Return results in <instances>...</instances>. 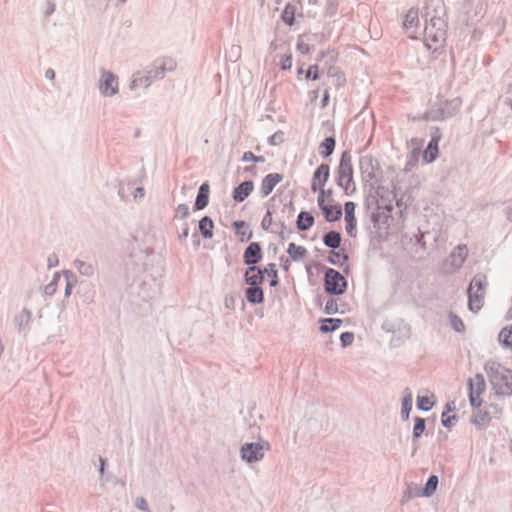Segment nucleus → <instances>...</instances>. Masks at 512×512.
<instances>
[{
    "label": "nucleus",
    "instance_id": "f704fd0d",
    "mask_svg": "<svg viewBox=\"0 0 512 512\" xmlns=\"http://www.w3.org/2000/svg\"><path fill=\"white\" fill-rule=\"evenodd\" d=\"M282 19L288 25H293L294 23V7L287 5L283 11Z\"/></svg>",
    "mask_w": 512,
    "mask_h": 512
},
{
    "label": "nucleus",
    "instance_id": "5701e85b",
    "mask_svg": "<svg viewBox=\"0 0 512 512\" xmlns=\"http://www.w3.org/2000/svg\"><path fill=\"white\" fill-rule=\"evenodd\" d=\"M246 299L250 303H261L264 299L263 290L259 286H250L245 292Z\"/></svg>",
    "mask_w": 512,
    "mask_h": 512
},
{
    "label": "nucleus",
    "instance_id": "8fccbe9b",
    "mask_svg": "<svg viewBox=\"0 0 512 512\" xmlns=\"http://www.w3.org/2000/svg\"><path fill=\"white\" fill-rule=\"evenodd\" d=\"M46 77H47V78H49V79H51V80H52V79H54V77H55V73H54V71H53V70H51V69L47 70V71H46Z\"/></svg>",
    "mask_w": 512,
    "mask_h": 512
},
{
    "label": "nucleus",
    "instance_id": "09e8293b",
    "mask_svg": "<svg viewBox=\"0 0 512 512\" xmlns=\"http://www.w3.org/2000/svg\"><path fill=\"white\" fill-rule=\"evenodd\" d=\"M455 409V403L454 402H450V403H447L446 405V411L445 412H448L450 413L451 411H453Z\"/></svg>",
    "mask_w": 512,
    "mask_h": 512
},
{
    "label": "nucleus",
    "instance_id": "9b49d317",
    "mask_svg": "<svg viewBox=\"0 0 512 512\" xmlns=\"http://www.w3.org/2000/svg\"><path fill=\"white\" fill-rule=\"evenodd\" d=\"M283 180V175L279 173H270L266 175L260 185V193L263 197L268 196L275 186Z\"/></svg>",
    "mask_w": 512,
    "mask_h": 512
},
{
    "label": "nucleus",
    "instance_id": "7ed1b4c3",
    "mask_svg": "<svg viewBox=\"0 0 512 512\" xmlns=\"http://www.w3.org/2000/svg\"><path fill=\"white\" fill-rule=\"evenodd\" d=\"M485 297V281L482 276H475L468 288V306L473 312H478L483 304Z\"/></svg>",
    "mask_w": 512,
    "mask_h": 512
},
{
    "label": "nucleus",
    "instance_id": "f257e3e1",
    "mask_svg": "<svg viewBox=\"0 0 512 512\" xmlns=\"http://www.w3.org/2000/svg\"><path fill=\"white\" fill-rule=\"evenodd\" d=\"M485 371L497 394H512V370L498 362L489 361L485 366Z\"/></svg>",
    "mask_w": 512,
    "mask_h": 512
},
{
    "label": "nucleus",
    "instance_id": "393cba45",
    "mask_svg": "<svg viewBox=\"0 0 512 512\" xmlns=\"http://www.w3.org/2000/svg\"><path fill=\"white\" fill-rule=\"evenodd\" d=\"M233 226L241 242L248 241L251 238L252 232L246 227L244 221H235Z\"/></svg>",
    "mask_w": 512,
    "mask_h": 512
},
{
    "label": "nucleus",
    "instance_id": "c9c22d12",
    "mask_svg": "<svg viewBox=\"0 0 512 512\" xmlns=\"http://www.w3.org/2000/svg\"><path fill=\"white\" fill-rule=\"evenodd\" d=\"M425 430V421L422 418L415 419V425L413 428V435L415 438H418L422 435Z\"/></svg>",
    "mask_w": 512,
    "mask_h": 512
},
{
    "label": "nucleus",
    "instance_id": "864d4df0",
    "mask_svg": "<svg viewBox=\"0 0 512 512\" xmlns=\"http://www.w3.org/2000/svg\"><path fill=\"white\" fill-rule=\"evenodd\" d=\"M137 190H138V194H141V195L143 194V189L142 188H138Z\"/></svg>",
    "mask_w": 512,
    "mask_h": 512
},
{
    "label": "nucleus",
    "instance_id": "423d86ee",
    "mask_svg": "<svg viewBox=\"0 0 512 512\" xmlns=\"http://www.w3.org/2000/svg\"><path fill=\"white\" fill-rule=\"evenodd\" d=\"M330 177V167L328 164H321L314 171L311 181V190L313 192L325 190V185Z\"/></svg>",
    "mask_w": 512,
    "mask_h": 512
},
{
    "label": "nucleus",
    "instance_id": "5fc2aeb1",
    "mask_svg": "<svg viewBox=\"0 0 512 512\" xmlns=\"http://www.w3.org/2000/svg\"><path fill=\"white\" fill-rule=\"evenodd\" d=\"M137 190H138V194H141V195L143 194V189L142 188H138Z\"/></svg>",
    "mask_w": 512,
    "mask_h": 512
},
{
    "label": "nucleus",
    "instance_id": "0eeeda50",
    "mask_svg": "<svg viewBox=\"0 0 512 512\" xmlns=\"http://www.w3.org/2000/svg\"><path fill=\"white\" fill-rule=\"evenodd\" d=\"M468 253L469 252H468V248L466 245L457 246L449 256V259H448V265L450 266L449 270L456 271L460 267H462V265L464 264V262L466 261V259L468 257Z\"/></svg>",
    "mask_w": 512,
    "mask_h": 512
},
{
    "label": "nucleus",
    "instance_id": "de8ad7c7",
    "mask_svg": "<svg viewBox=\"0 0 512 512\" xmlns=\"http://www.w3.org/2000/svg\"><path fill=\"white\" fill-rule=\"evenodd\" d=\"M328 102H329V93H328V91H325L323 99H322V106L326 107L328 105Z\"/></svg>",
    "mask_w": 512,
    "mask_h": 512
},
{
    "label": "nucleus",
    "instance_id": "1a4fd4ad",
    "mask_svg": "<svg viewBox=\"0 0 512 512\" xmlns=\"http://www.w3.org/2000/svg\"><path fill=\"white\" fill-rule=\"evenodd\" d=\"M99 87L102 94L112 96L118 92V80L112 73L104 72Z\"/></svg>",
    "mask_w": 512,
    "mask_h": 512
},
{
    "label": "nucleus",
    "instance_id": "6ab92c4d",
    "mask_svg": "<svg viewBox=\"0 0 512 512\" xmlns=\"http://www.w3.org/2000/svg\"><path fill=\"white\" fill-rule=\"evenodd\" d=\"M287 253L292 261H301L307 256L308 251L304 246L290 243L288 245Z\"/></svg>",
    "mask_w": 512,
    "mask_h": 512
},
{
    "label": "nucleus",
    "instance_id": "c85d7f7f",
    "mask_svg": "<svg viewBox=\"0 0 512 512\" xmlns=\"http://www.w3.org/2000/svg\"><path fill=\"white\" fill-rule=\"evenodd\" d=\"M435 404L434 395H423L417 397V407L421 410L428 411L432 409Z\"/></svg>",
    "mask_w": 512,
    "mask_h": 512
},
{
    "label": "nucleus",
    "instance_id": "3c124183",
    "mask_svg": "<svg viewBox=\"0 0 512 512\" xmlns=\"http://www.w3.org/2000/svg\"><path fill=\"white\" fill-rule=\"evenodd\" d=\"M142 81L141 78H135L133 81H132V84H131V87L134 88L136 86L139 85V83Z\"/></svg>",
    "mask_w": 512,
    "mask_h": 512
},
{
    "label": "nucleus",
    "instance_id": "c756f323",
    "mask_svg": "<svg viewBox=\"0 0 512 512\" xmlns=\"http://www.w3.org/2000/svg\"><path fill=\"white\" fill-rule=\"evenodd\" d=\"M341 242V236L338 232L330 231L324 236V243L328 247L337 248Z\"/></svg>",
    "mask_w": 512,
    "mask_h": 512
},
{
    "label": "nucleus",
    "instance_id": "f8f14e48",
    "mask_svg": "<svg viewBox=\"0 0 512 512\" xmlns=\"http://www.w3.org/2000/svg\"><path fill=\"white\" fill-rule=\"evenodd\" d=\"M355 208L356 205L354 202L349 201L345 203V222H346V230L350 236H355L357 220L355 217Z\"/></svg>",
    "mask_w": 512,
    "mask_h": 512
},
{
    "label": "nucleus",
    "instance_id": "6e6d98bb",
    "mask_svg": "<svg viewBox=\"0 0 512 512\" xmlns=\"http://www.w3.org/2000/svg\"><path fill=\"white\" fill-rule=\"evenodd\" d=\"M331 262H332L333 264H337V263H339V260L331 259Z\"/></svg>",
    "mask_w": 512,
    "mask_h": 512
},
{
    "label": "nucleus",
    "instance_id": "f3484780",
    "mask_svg": "<svg viewBox=\"0 0 512 512\" xmlns=\"http://www.w3.org/2000/svg\"><path fill=\"white\" fill-rule=\"evenodd\" d=\"M324 217L327 221L333 222L340 219L342 215V209L341 206L338 204H327V206H324L321 208Z\"/></svg>",
    "mask_w": 512,
    "mask_h": 512
},
{
    "label": "nucleus",
    "instance_id": "2eb2a0df",
    "mask_svg": "<svg viewBox=\"0 0 512 512\" xmlns=\"http://www.w3.org/2000/svg\"><path fill=\"white\" fill-rule=\"evenodd\" d=\"M254 184L252 181H245L237 186L233 191V198L236 202L244 201L253 191Z\"/></svg>",
    "mask_w": 512,
    "mask_h": 512
},
{
    "label": "nucleus",
    "instance_id": "f03ea898",
    "mask_svg": "<svg viewBox=\"0 0 512 512\" xmlns=\"http://www.w3.org/2000/svg\"><path fill=\"white\" fill-rule=\"evenodd\" d=\"M337 185L342 188L344 195L352 196L357 191L356 182L354 180V169L352 164V156L350 152L342 153L339 166L337 169Z\"/></svg>",
    "mask_w": 512,
    "mask_h": 512
},
{
    "label": "nucleus",
    "instance_id": "ddd939ff",
    "mask_svg": "<svg viewBox=\"0 0 512 512\" xmlns=\"http://www.w3.org/2000/svg\"><path fill=\"white\" fill-rule=\"evenodd\" d=\"M244 262L248 265L258 263L262 258L261 247L257 242H252L244 252Z\"/></svg>",
    "mask_w": 512,
    "mask_h": 512
},
{
    "label": "nucleus",
    "instance_id": "412c9836",
    "mask_svg": "<svg viewBox=\"0 0 512 512\" xmlns=\"http://www.w3.org/2000/svg\"><path fill=\"white\" fill-rule=\"evenodd\" d=\"M425 37L427 41H432L434 43H438L444 41L445 39V31L442 28L434 31V24L432 23L425 28Z\"/></svg>",
    "mask_w": 512,
    "mask_h": 512
},
{
    "label": "nucleus",
    "instance_id": "4d7b16f0",
    "mask_svg": "<svg viewBox=\"0 0 512 512\" xmlns=\"http://www.w3.org/2000/svg\"><path fill=\"white\" fill-rule=\"evenodd\" d=\"M184 236L188 235V230L183 231Z\"/></svg>",
    "mask_w": 512,
    "mask_h": 512
},
{
    "label": "nucleus",
    "instance_id": "37998d69",
    "mask_svg": "<svg viewBox=\"0 0 512 512\" xmlns=\"http://www.w3.org/2000/svg\"><path fill=\"white\" fill-rule=\"evenodd\" d=\"M243 161H263L262 157L255 156L251 151L245 152L242 157Z\"/></svg>",
    "mask_w": 512,
    "mask_h": 512
},
{
    "label": "nucleus",
    "instance_id": "13d9d810",
    "mask_svg": "<svg viewBox=\"0 0 512 512\" xmlns=\"http://www.w3.org/2000/svg\"><path fill=\"white\" fill-rule=\"evenodd\" d=\"M335 254V259H338V257L340 256L339 253H334Z\"/></svg>",
    "mask_w": 512,
    "mask_h": 512
},
{
    "label": "nucleus",
    "instance_id": "e433bc0d",
    "mask_svg": "<svg viewBox=\"0 0 512 512\" xmlns=\"http://www.w3.org/2000/svg\"><path fill=\"white\" fill-rule=\"evenodd\" d=\"M450 323L457 332H462L465 329L463 321L457 315H450Z\"/></svg>",
    "mask_w": 512,
    "mask_h": 512
},
{
    "label": "nucleus",
    "instance_id": "a878e982",
    "mask_svg": "<svg viewBox=\"0 0 512 512\" xmlns=\"http://www.w3.org/2000/svg\"><path fill=\"white\" fill-rule=\"evenodd\" d=\"M316 192L318 193L317 204L320 209L324 206H327V204H332L334 202L333 192L331 189H325Z\"/></svg>",
    "mask_w": 512,
    "mask_h": 512
},
{
    "label": "nucleus",
    "instance_id": "ea45409f",
    "mask_svg": "<svg viewBox=\"0 0 512 512\" xmlns=\"http://www.w3.org/2000/svg\"><path fill=\"white\" fill-rule=\"evenodd\" d=\"M305 77H306V79H310V78L313 80L318 79V77H319L318 66L317 65L310 66L309 69L306 71Z\"/></svg>",
    "mask_w": 512,
    "mask_h": 512
},
{
    "label": "nucleus",
    "instance_id": "a18cd8bd",
    "mask_svg": "<svg viewBox=\"0 0 512 512\" xmlns=\"http://www.w3.org/2000/svg\"><path fill=\"white\" fill-rule=\"evenodd\" d=\"M337 311V304L335 301H328L325 305V312L328 314L335 313Z\"/></svg>",
    "mask_w": 512,
    "mask_h": 512
},
{
    "label": "nucleus",
    "instance_id": "dca6fc26",
    "mask_svg": "<svg viewBox=\"0 0 512 512\" xmlns=\"http://www.w3.org/2000/svg\"><path fill=\"white\" fill-rule=\"evenodd\" d=\"M264 280L262 270L256 266L249 267L245 272V282L250 286H259Z\"/></svg>",
    "mask_w": 512,
    "mask_h": 512
},
{
    "label": "nucleus",
    "instance_id": "72a5a7b5",
    "mask_svg": "<svg viewBox=\"0 0 512 512\" xmlns=\"http://www.w3.org/2000/svg\"><path fill=\"white\" fill-rule=\"evenodd\" d=\"M437 485H438V478H437V476L432 475V476L428 479V481H427V483H426V486H425V488H424V495H425V496H430V495H432V494L435 492V490H436V488H437Z\"/></svg>",
    "mask_w": 512,
    "mask_h": 512
},
{
    "label": "nucleus",
    "instance_id": "58836bf2",
    "mask_svg": "<svg viewBox=\"0 0 512 512\" xmlns=\"http://www.w3.org/2000/svg\"><path fill=\"white\" fill-rule=\"evenodd\" d=\"M441 419L444 426L451 427L456 419V416H451L448 412H443Z\"/></svg>",
    "mask_w": 512,
    "mask_h": 512
},
{
    "label": "nucleus",
    "instance_id": "49530a36",
    "mask_svg": "<svg viewBox=\"0 0 512 512\" xmlns=\"http://www.w3.org/2000/svg\"><path fill=\"white\" fill-rule=\"evenodd\" d=\"M135 505L138 509H140L142 511L148 510V504L144 498H137L135 501Z\"/></svg>",
    "mask_w": 512,
    "mask_h": 512
},
{
    "label": "nucleus",
    "instance_id": "39448f33",
    "mask_svg": "<svg viewBox=\"0 0 512 512\" xmlns=\"http://www.w3.org/2000/svg\"><path fill=\"white\" fill-rule=\"evenodd\" d=\"M486 384L483 376L476 375L469 381V400L474 408H479L482 405V395L485 392Z\"/></svg>",
    "mask_w": 512,
    "mask_h": 512
},
{
    "label": "nucleus",
    "instance_id": "6e6552de",
    "mask_svg": "<svg viewBox=\"0 0 512 512\" xmlns=\"http://www.w3.org/2000/svg\"><path fill=\"white\" fill-rule=\"evenodd\" d=\"M265 447L258 443H249L242 447V458L247 462H256L263 458Z\"/></svg>",
    "mask_w": 512,
    "mask_h": 512
},
{
    "label": "nucleus",
    "instance_id": "20e7f679",
    "mask_svg": "<svg viewBox=\"0 0 512 512\" xmlns=\"http://www.w3.org/2000/svg\"><path fill=\"white\" fill-rule=\"evenodd\" d=\"M347 281L335 269H328L325 273V290L330 294L341 295L346 291Z\"/></svg>",
    "mask_w": 512,
    "mask_h": 512
},
{
    "label": "nucleus",
    "instance_id": "79ce46f5",
    "mask_svg": "<svg viewBox=\"0 0 512 512\" xmlns=\"http://www.w3.org/2000/svg\"><path fill=\"white\" fill-rule=\"evenodd\" d=\"M176 214L181 218H186L189 215V208L185 204L178 205L176 209Z\"/></svg>",
    "mask_w": 512,
    "mask_h": 512
},
{
    "label": "nucleus",
    "instance_id": "cd10ccee",
    "mask_svg": "<svg viewBox=\"0 0 512 512\" xmlns=\"http://www.w3.org/2000/svg\"><path fill=\"white\" fill-rule=\"evenodd\" d=\"M335 148V140L332 137L326 138L319 146V154L323 157L330 156Z\"/></svg>",
    "mask_w": 512,
    "mask_h": 512
},
{
    "label": "nucleus",
    "instance_id": "4468645a",
    "mask_svg": "<svg viewBox=\"0 0 512 512\" xmlns=\"http://www.w3.org/2000/svg\"><path fill=\"white\" fill-rule=\"evenodd\" d=\"M491 421L490 414L486 411L479 408H475L471 416V422L478 427L479 429L486 428Z\"/></svg>",
    "mask_w": 512,
    "mask_h": 512
},
{
    "label": "nucleus",
    "instance_id": "603ef678",
    "mask_svg": "<svg viewBox=\"0 0 512 512\" xmlns=\"http://www.w3.org/2000/svg\"><path fill=\"white\" fill-rule=\"evenodd\" d=\"M298 48L301 50L302 53H306L308 51V47L303 46L301 44L298 45Z\"/></svg>",
    "mask_w": 512,
    "mask_h": 512
},
{
    "label": "nucleus",
    "instance_id": "b1692460",
    "mask_svg": "<svg viewBox=\"0 0 512 512\" xmlns=\"http://www.w3.org/2000/svg\"><path fill=\"white\" fill-rule=\"evenodd\" d=\"M214 223L208 216L203 217L199 222V230L206 239L213 237Z\"/></svg>",
    "mask_w": 512,
    "mask_h": 512
},
{
    "label": "nucleus",
    "instance_id": "9d476101",
    "mask_svg": "<svg viewBox=\"0 0 512 512\" xmlns=\"http://www.w3.org/2000/svg\"><path fill=\"white\" fill-rule=\"evenodd\" d=\"M441 139V134L439 128H436L434 133L432 134L431 141L429 142L427 148L425 149L423 153V160L426 163L433 162L437 157L439 153L438 144Z\"/></svg>",
    "mask_w": 512,
    "mask_h": 512
},
{
    "label": "nucleus",
    "instance_id": "a19ab883",
    "mask_svg": "<svg viewBox=\"0 0 512 512\" xmlns=\"http://www.w3.org/2000/svg\"><path fill=\"white\" fill-rule=\"evenodd\" d=\"M340 340H341L343 346H348L353 342L354 335H353V333H350V332L342 333Z\"/></svg>",
    "mask_w": 512,
    "mask_h": 512
},
{
    "label": "nucleus",
    "instance_id": "a211bd4d",
    "mask_svg": "<svg viewBox=\"0 0 512 512\" xmlns=\"http://www.w3.org/2000/svg\"><path fill=\"white\" fill-rule=\"evenodd\" d=\"M403 26L406 29H416L419 26V10L410 8L403 19Z\"/></svg>",
    "mask_w": 512,
    "mask_h": 512
},
{
    "label": "nucleus",
    "instance_id": "bb28decb",
    "mask_svg": "<svg viewBox=\"0 0 512 512\" xmlns=\"http://www.w3.org/2000/svg\"><path fill=\"white\" fill-rule=\"evenodd\" d=\"M321 322H322V324L320 326V330L323 333L334 331V330L338 329L340 327V325L342 324L341 319H335V318L323 319Z\"/></svg>",
    "mask_w": 512,
    "mask_h": 512
},
{
    "label": "nucleus",
    "instance_id": "bf43d9fd",
    "mask_svg": "<svg viewBox=\"0 0 512 512\" xmlns=\"http://www.w3.org/2000/svg\"><path fill=\"white\" fill-rule=\"evenodd\" d=\"M335 254V259H338V257L340 256L339 253H334Z\"/></svg>",
    "mask_w": 512,
    "mask_h": 512
},
{
    "label": "nucleus",
    "instance_id": "aec40b11",
    "mask_svg": "<svg viewBox=\"0 0 512 512\" xmlns=\"http://www.w3.org/2000/svg\"><path fill=\"white\" fill-rule=\"evenodd\" d=\"M209 184L203 183L200 188L196 198L195 207L198 210L204 209L208 205L209 198Z\"/></svg>",
    "mask_w": 512,
    "mask_h": 512
},
{
    "label": "nucleus",
    "instance_id": "4be33fe9",
    "mask_svg": "<svg viewBox=\"0 0 512 512\" xmlns=\"http://www.w3.org/2000/svg\"><path fill=\"white\" fill-rule=\"evenodd\" d=\"M314 225V217L309 212H301L297 218V227L301 231H306Z\"/></svg>",
    "mask_w": 512,
    "mask_h": 512
},
{
    "label": "nucleus",
    "instance_id": "2f4dec72",
    "mask_svg": "<svg viewBox=\"0 0 512 512\" xmlns=\"http://www.w3.org/2000/svg\"><path fill=\"white\" fill-rule=\"evenodd\" d=\"M262 272H263V275L266 274L269 278H271V281H270L271 286H276L278 284V273H277L276 264H274V263L268 264Z\"/></svg>",
    "mask_w": 512,
    "mask_h": 512
},
{
    "label": "nucleus",
    "instance_id": "473e14b6",
    "mask_svg": "<svg viewBox=\"0 0 512 512\" xmlns=\"http://www.w3.org/2000/svg\"><path fill=\"white\" fill-rule=\"evenodd\" d=\"M412 409V393L409 389L406 391V395L402 401V414L405 419L409 417V413Z\"/></svg>",
    "mask_w": 512,
    "mask_h": 512
},
{
    "label": "nucleus",
    "instance_id": "4c0bfd02",
    "mask_svg": "<svg viewBox=\"0 0 512 512\" xmlns=\"http://www.w3.org/2000/svg\"><path fill=\"white\" fill-rule=\"evenodd\" d=\"M329 74L335 78L337 87H342L345 85L346 78L342 72L336 71L335 73H331V71H330Z\"/></svg>",
    "mask_w": 512,
    "mask_h": 512
},
{
    "label": "nucleus",
    "instance_id": "7c9ffc66",
    "mask_svg": "<svg viewBox=\"0 0 512 512\" xmlns=\"http://www.w3.org/2000/svg\"><path fill=\"white\" fill-rule=\"evenodd\" d=\"M499 341L512 349V326L504 327L499 333Z\"/></svg>",
    "mask_w": 512,
    "mask_h": 512
},
{
    "label": "nucleus",
    "instance_id": "c03bdc74",
    "mask_svg": "<svg viewBox=\"0 0 512 512\" xmlns=\"http://www.w3.org/2000/svg\"><path fill=\"white\" fill-rule=\"evenodd\" d=\"M292 67V57L291 55H287L284 57V59L281 62V68L283 70H289Z\"/></svg>",
    "mask_w": 512,
    "mask_h": 512
}]
</instances>
